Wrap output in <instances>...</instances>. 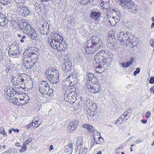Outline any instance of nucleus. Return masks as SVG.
I'll list each match as a JSON object with an SVG mask.
<instances>
[{"label":"nucleus","mask_w":154,"mask_h":154,"mask_svg":"<svg viewBox=\"0 0 154 154\" xmlns=\"http://www.w3.org/2000/svg\"><path fill=\"white\" fill-rule=\"evenodd\" d=\"M48 42L51 47L58 51H64L67 48L66 44L63 41L62 37L57 33H51Z\"/></svg>","instance_id":"nucleus-1"},{"label":"nucleus","mask_w":154,"mask_h":154,"mask_svg":"<svg viewBox=\"0 0 154 154\" xmlns=\"http://www.w3.org/2000/svg\"><path fill=\"white\" fill-rule=\"evenodd\" d=\"M92 45V47L94 48L95 51H97L98 49L103 46V43L101 40V36L97 35L96 36H93L91 38H90L88 40V45Z\"/></svg>","instance_id":"nucleus-2"},{"label":"nucleus","mask_w":154,"mask_h":154,"mask_svg":"<svg viewBox=\"0 0 154 154\" xmlns=\"http://www.w3.org/2000/svg\"><path fill=\"white\" fill-rule=\"evenodd\" d=\"M116 2L125 9L132 10L134 13L138 11L137 5L131 0H116Z\"/></svg>","instance_id":"nucleus-3"},{"label":"nucleus","mask_w":154,"mask_h":154,"mask_svg":"<svg viewBox=\"0 0 154 154\" xmlns=\"http://www.w3.org/2000/svg\"><path fill=\"white\" fill-rule=\"evenodd\" d=\"M46 74L51 83L54 84L58 82V72L55 68L51 67L49 69L46 71Z\"/></svg>","instance_id":"nucleus-4"},{"label":"nucleus","mask_w":154,"mask_h":154,"mask_svg":"<svg viewBox=\"0 0 154 154\" xmlns=\"http://www.w3.org/2000/svg\"><path fill=\"white\" fill-rule=\"evenodd\" d=\"M112 13L113 14H116V17L115 18V17L113 15L112 16H111L110 12H107L106 13V17H104V20H106L108 24L111 26H114L120 20V13L119 11H113Z\"/></svg>","instance_id":"nucleus-5"},{"label":"nucleus","mask_w":154,"mask_h":154,"mask_svg":"<svg viewBox=\"0 0 154 154\" xmlns=\"http://www.w3.org/2000/svg\"><path fill=\"white\" fill-rule=\"evenodd\" d=\"M16 11L19 14L24 17L27 16L30 13L29 11L28 8L20 3L17 5Z\"/></svg>","instance_id":"nucleus-6"},{"label":"nucleus","mask_w":154,"mask_h":154,"mask_svg":"<svg viewBox=\"0 0 154 154\" xmlns=\"http://www.w3.org/2000/svg\"><path fill=\"white\" fill-rule=\"evenodd\" d=\"M72 63L69 59L65 60L64 64L62 66V69L64 74L70 72L72 68Z\"/></svg>","instance_id":"nucleus-7"},{"label":"nucleus","mask_w":154,"mask_h":154,"mask_svg":"<svg viewBox=\"0 0 154 154\" xmlns=\"http://www.w3.org/2000/svg\"><path fill=\"white\" fill-rule=\"evenodd\" d=\"M50 26L49 24L46 22L44 23L38 29L41 34L46 35L49 32V29Z\"/></svg>","instance_id":"nucleus-8"},{"label":"nucleus","mask_w":154,"mask_h":154,"mask_svg":"<svg viewBox=\"0 0 154 154\" xmlns=\"http://www.w3.org/2000/svg\"><path fill=\"white\" fill-rule=\"evenodd\" d=\"M23 32L28 35L32 39L35 40L37 38V34L35 30L32 28L31 26L29 29L23 30Z\"/></svg>","instance_id":"nucleus-9"},{"label":"nucleus","mask_w":154,"mask_h":154,"mask_svg":"<svg viewBox=\"0 0 154 154\" xmlns=\"http://www.w3.org/2000/svg\"><path fill=\"white\" fill-rule=\"evenodd\" d=\"M49 86L46 81L43 82V83L39 84V91L42 94H46L48 93Z\"/></svg>","instance_id":"nucleus-10"},{"label":"nucleus","mask_w":154,"mask_h":154,"mask_svg":"<svg viewBox=\"0 0 154 154\" xmlns=\"http://www.w3.org/2000/svg\"><path fill=\"white\" fill-rule=\"evenodd\" d=\"M23 57V63L24 66L27 69H31L34 66L35 63L32 60L30 59L29 57Z\"/></svg>","instance_id":"nucleus-11"},{"label":"nucleus","mask_w":154,"mask_h":154,"mask_svg":"<svg viewBox=\"0 0 154 154\" xmlns=\"http://www.w3.org/2000/svg\"><path fill=\"white\" fill-rule=\"evenodd\" d=\"M21 23H18L17 25L19 29L23 32L24 30L29 29L31 26L30 24L25 20H23L21 21Z\"/></svg>","instance_id":"nucleus-12"},{"label":"nucleus","mask_w":154,"mask_h":154,"mask_svg":"<svg viewBox=\"0 0 154 154\" xmlns=\"http://www.w3.org/2000/svg\"><path fill=\"white\" fill-rule=\"evenodd\" d=\"M121 44H123L124 41L129 39V37L128 36L127 32L125 33L121 32L119 34V35L118 38Z\"/></svg>","instance_id":"nucleus-13"},{"label":"nucleus","mask_w":154,"mask_h":154,"mask_svg":"<svg viewBox=\"0 0 154 154\" xmlns=\"http://www.w3.org/2000/svg\"><path fill=\"white\" fill-rule=\"evenodd\" d=\"M93 138L96 144H100L103 141V139L101 137L100 134H94Z\"/></svg>","instance_id":"nucleus-14"},{"label":"nucleus","mask_w":154,"mask_h":154,"mask_svg":"<svg viewBox=\"0 0 154 154\" xmlns=\"http://www.w3.org/2000/svg\"><path fill=\"white\" fill-rule=\"evenodd\" d=\"M23 78H22L20 75H17L13 78V82H15V85H18L22 80H23Z\"/></svg>","instance_id":"nucleus-15"},{"label":"nucleus","mask_w":154,"mask_h":154,"mask_svg":"<svg viewBox=\"0 0 154 154\" xmlns=\"http://www.w3.org/2000/svg\"><path fill=\"white\" fill-rule=\"evenodd\" d=\"M101 15V13L100 12L92 11L90 14V17L93 20L97 21Z\"/></svg>","instance_id":"nucleus-16"},{"label":"nucleus","mask_w":154,"mask_h":154,"mask_svg":"<svg viewBox=\"0 0 154 154\" xmlns=\"http://www.w3.org/2000/svg\"><path fill=\"white\" fill-rule=\"evenodd\" d=\"M88 109H89V111H88V115L90 117L94 116L96 114L95 105H92L91 107L90 108L88 106Z\"/></svg>","instance_id":"nucleus-17"},{"label":"nucleus","mask_w":154,"mask_h":154,"mask_svg":"<svg viewBox=\"0 0 154 154\" xmlns=\"http://www.w3.org/2000/svg\"><path fill=\"white\" fill-rule=\"evenodd\" d=\"M84 48L85 49V52L86 54H89L91 53H93L94 52L96 51L94 50V48L93 47H92V45H89V46H88V43H87L86 47Z\"/></svg>","instance_id":"nucleus-18"},{"label":"nucleus","mask_w":154,"mask_h":154,"mask_svg":"<svg viewBox=\"0 0 154 154\" xmlns=\"http://www.w3.org/2000/svg\"><path fill=\"white\" fill-rule=\"evenodd\" d=\"M26 57H29L30 59L32 60L35 63L38 59V56L34 52L32 51L30 53V54L29 56H27Z\"/></svg>","instance_id":"nucleus-19"},{"label":"nucleus","mask_w":154,"mask_h":154,"mask_svg":"<svg viewBox=\"0 0 154 154\" xmlns=\"http://www.w3.org/2000/svg\"><path fill=\"white\" fill-rule=\"evenodd\" d=\"M75 89L74 88H68L66 89L63 92L64 98H66L67 97H68L69 93H70V92L74 93V90ZM66 99H67V98H66Z\"/></svg>","instance_id":"nucleus-20"},{"label":"nucleus","mask_w":154,"mask_h":154,"mask_svg":"<svg viewBox=\"0 0 154 154\" xmlns=\"http://www.w3.org/2000/svg\"><path fill=\"white\" fill-rule=\"evenodd\" d=\"M76 74L74 73H71L69 74L65 79V81H71V80L75 81V79L76 78Z\"/></svg>","instance_id":"nucleus-21"},{"label":"nucleus","mask_w":154,"mask_h":154,"mask_svg":"<svg viewBox=\"0 0 154 154\" xmlns=\"http://www.w3.org/2000/svg\"><path fill=\"white\" fill-rule=\"evenodd\" d=\"M103 59V56H102L100 53H98L97 54L94 56V60L95 62L97 63L99 62V63L102 64L101 61Z\"/></svg>","instance_id":"nucleus-22"},{"label":"nucleus","mask_w":154,"mask_h":154,"mask_svg":"<svg viewBox=\"0 0 154 154\" xmlns=\"http://www.w3.org/2000/svg\"><path fill=\"white\" fill-rule=\"evenodd\" d=\"M8 22V21L7 18L5 17V15H3V16L1 17L0 20V26H5Z\"/></svg>","instance_id":"nucleus-23"},{"label":"nucleus","mask_w":154,"mask_h":154,"mask_svg":"<svg viewBox=\"0 0 154 154\" xmlns=\"http://www.w3.org/2000/svg\"><path fill=\"white\" fill-rule=\"evenodd\" d=\"M108 34L107 41L110 43H111L113 42L114 34L113 32H109Z\"/></svg>","instance_id":"nucleus-24"},{"label":"nucleus","mask_w":154,"mask_h":154,"mask_svg":"<svg viewBox=\"0 0 154 154\" xmlns=\"http://www.w3.org/2000/svg\"><path fill=\"white\" fill-rule=\"evenodd\" d=\"M128 119H126V117L124 116V115L122 114L120 118H119L118 120L116 122V124H122V123L125 122V121L128 120Z\"/></svg>","instance_id":"nucleus-25"},{"label":"nucleus","mask_w":154,"mask_h":154,"mask_svg":"<svg viewBox=\"0 0 154 154\" xmlns=\"http://www.w3.org/2000/svg\"><path fill=\"white\" fill-rule=\"evenodd\" d=\"M66 98L67 99H66V98H64L66 102H69L70 103H74L76 100L75 97L73 95H72L70 98L67 97Z\"/></svg>","instance_id":"nucleus-26"},{"label":"nucleus","mask_w":154,"mask_h":154,"mask_svg":"<svg viewBox=\"0 0 154 154\" xmlns=\"http://www.w3.org/2000/svg\"><path fill=\"white\" fill-rule=\"evenodd\" d=\"M16 43H14L12 44H11L10 45V48L9 49L8 51H17L18 50V47L16 45Z\"/></svg>","instance_id":"nucleus-27"},{"label":"nucleus","mask_w":154,"mask_h":154,"mask_svg":"<svg viewBox=\"0 0 154 154\" xmlns=\"http://www.w3.org/2000/svg\"><path fill=\"white\" fill-rule=\"evenodd\" d=\"M75 60L78 62H80L81 63L82 61L83 58L81 54H77L75 55Z\"/></svg>","instance_id":"nucleus-28"},{"label":"nucleus","mask_w":154,"mask_h":154,"mask_svg":"<svg viewBox=\"0 0 154 154\" xmlns=\"http://www.w3.org/2000/svg\"><path fill=\"white\" fill-rule=\"evenodd\" d=\"M32 84L30 82H29L27 81V82H26L24 89L27 91H29L32 89Z\"/></svg>","instance_id":"nucleus-29"},{"label":"nucleus","mask_w":154,"mask_h":154,"mask_svg":"<svg viewBox=\"0 0 154 154\" xmlns=\"http://www.w3.org/2000/svg\"><path fill=\"white\" fill-rule=\"evenodd\" d=\"M131 111L130 109H127L122 114L126 117V119H128L130 118Z\"/></svg>","instance_id":"nucleus-30"},{"label":"nucleus","mask_w":154,"mask_h":154,"mask_svg":"<svg viewBox=\"0 0 154 154\" xmlns=\"http://www.w3.org/2000/svg\"><path fill=\"white\" fill-rule=\"evenodd\" d=\"M83 127L87 129L91 133H94L95 131V129L93 126H83Z\"/></svg>","instance_id":"nucleus-31"},{"label":"nucleus","mask_w":154,"mask_h":154,"mask_svg":"<svg viewBox=\"0 0 154 154\" xmlns=\"http://www.w3.org/2000/svg\"><path fill=\"white\" fill-rule=\"evenodd\" d=\"M8 54L10 56L11 55V57H16L17 56V54H19V51H8Z\"/></svg>","instance_id":"nucleus-32"},{"label":"nucleus","mask_w":154,"mask_h":154,"mask_svg":"<svg viewBox=\"0 0 154 154\" xmlns=\"http://www.w3.org/2000/svg\"><path fill=\"white\" fill-rule=\"evenodd\" d=\"M26 82H27V80H24L23 79V80H22L20 83V84H19L18 85L20 86V88H21L23 89H24L25 88V84Z\"/></svg>","instance_id":"nucleus-33"},{"label":"nucleus","mask_w":154,"mask_h":154,"mask_svg":"<svg viewBox=\"0 0 154 154\" xmlns=\"http://www.w3.org/2000/svg\"><path fill=\"white\" fill-rule=\"evenodd\" d=\"M87 102L86 103V105L87 106V108H88V106L89 107H91L92 105H95V108L96 106V104L95 103H92V101H91L90 102V100L88 101H87Z\"/></svg>","instance_id":"nucleus-34"},{"label":"nucleus","mask_w":154,"mask_h":154,"mask_svg":"<svg viewBox=\"0 0 154 154\" xmlns=\"http://www.w3.org/2000/svg\"><path fill=\"white\" fill-rule=\"evenodd\" d=\"M9 102L16 104L18 102V99L16 97L13 98L10 97L9 99Z\"/></svg>","instance_id":"nucleus-35"},{"label":"nucleus","mask_w":154,"mask_h":154,"mask_svg":"<svg viewBox=\"0 0 154 154\" xmlns=\"http://www.w3.org/2000/svg\"><path fill=\"white\" fill-rule=\"evenodd\" d=\"M113 11H115L116 12V11H119L118 10H117L116 11L114 9H108L107 13V12H110L111 16H112L113 15V14L112 13V12H113ZM113 16L115 17V18L116 17V14L115 15L114 14V16Z\"/></svg>","instance_id":"nucleus-36"},{"label":"nucleus","mask_w":154,"mask_h":154,"mask_svg":"<svg viewBox=\"0 0 154 154\" xmlns=\"http://www.w3.org/2000/svg\"><path fill=\"white\" fill-rule=\"evenodd\" d=\"M75 126H68L67 128V130L71 132L74 131L75 129Z\"/></svg>","instance_id":"nucleus-37"},{"label":"nucleus","mask_w":154,"mask_h":154,"mask_svg":"<svg viewBox=\"0 0 154 154\" xmlns=\"http://www.w3.org/2000/svg\"><path fill=\"white\" fill-rule=\"evenodd\" d=\"M101 64L100 63H99V62H98V63L96 62L94 65V67L96 68L100 69L102 67Z\"/></svg>","instance_id":"nucleus-38"},{"label":"nucleus","mask_w":154,"mask_h":154,"mask_svg":"<svg viewBox=\"0 0 154 154\" xmlns=\"http://www.w3.org/2000/svg\"><path fill=\"white\" fill-rule=\"evenodd\" d=\"M87 79H89V80H92L93 77H94V75L93 74H91L89 72L87 73Z\"/></svg>","instance_id":"nucleus-39"},{"label":"nucleus","mask_w":154,"mask_h":154,"mask_svg":"<svg viewBox=\"0 0 154 154\" xmlns=\"http://www.w3.org/2000/svg\"><path fill=\"white\" fill-rule=\"evenodd\" d=\"M79 123V122L77 120H75L71 122L70 125H78Z\"/></svg>","instance_id":"nucleus-40"},{"label":"nucleus","mask_w":154,"mask_h":154,"mask_svg":"<svg viewBox=\"0 0 154 154\" xmlns=\"http://www.w3.org/2000/svg\"><path fill=\"white\" fill-rule=\"evenodd\" d=\"M0 2L4 5L7 4L9 2L8 0H0Z\"/></svg>","instance_id":"nucleus-41"},{"label":"nucleus","mask_w":154,"mask_h":154,"mask_svg":"<svg viewBox=\"0 0 154 154\" xmlns=\"http://www.w3.org/2000/svg\"><path fill=\"white\" fill-rule=\"evenodd\" d=\"M140 69L139 68H137L136 70L134 72V75H136L137 74L139 73L140 72Z\"/></svg>","instance_id":"nucleus-42"},{"label":"nucleus","mask_w":154,"mask_h":154,"mask_svg":"<svg viewBox=\"0 0 154 154\" xmlns=\"http://www.w3.org/2000/svg\"><path fill=\"white\" fill-rule=\"evenodd\" d=\"M39 122L38 121V120H37L35 119H34L33 120L32 122V125H33L34 124H35V125H36V124H39V125H40L41 123H39Z\"/></svg>","instance_id":"nucleus-43"},{"label":"nucleus","mask_w":154,"mask_h":154,"mask_svg":"<svg viewBox=\"0 0 154 154\" xmlns=\"http://www.w3.org/2000/svg\"><path fill=\"white\" fill-rule=\"evenodd\" d=\"M9 154H14V150L12 148H11L9 149L8 150Z\"/></svg>","instance_id":"nucleus-44"},{"label":"nucleus","mask_w":154,"mask_h":154,"mask_svg":"<svg viewBox=\"0 0 154 154\" xmlns=\"http://www.w3.org/2000/svg\"><path fill=\"white\" fill-rule=\"evenodd\" d=\"M69 86H75V83L74 82V81L71 80V81L69 82Z\"/></svg>","instance_id":"nucleus-45"},{"label":"nucleus","mask_w":154,"mask_h":154,"mask_svg":"<svg viewBox=\"0 0 154 154\" xmlns=\"http://www.w3.org/2000/svg\"><path fill=\"white\" fill-rule=\"evenodd\" d=\"M150 44L153 48H154V39H151L150 41Z\"/></svg>","instance_id":"nucleus-46"},{"label":"nucleus","mask_w":154,"mask_h":154,"mask_svg":"<svg viewBox=\"0 0 154 154\" xmlns=\"http://www.w3.org/2000/svg\"><path fill=\"white\" fill-rule=\"evenodd\" d=\"M48 93H47L46 94L47 95L49 94V96H50V94H51L52 93H53V91L52 89H50L49 88L48 91Z\"/></svg>","instance_id":"nucleus-47"},{"label":"nucleus","mask_w":154,"mask_h":154,"mask_svg":"<svg viewBox=\"0 0 154 154\" xmlns=\"http://www.w3.org/2000/svg\"><path fill=\"white\" fill-rule=\"evenodd\" d=\"M149 82L151 84H153L154 83V77H151L150 78Z\"/></svg>","instance_id":"nucleus-48"},{"label":"nucleus","mask_w":154,"mask_h":154,"mask_svg":"<svg viewBox=\"0 0 154 154\" xmlns=\"http://www.w3.org/2000/svg\"><path fill=\"white\" fill-rule=\"evenodd\" d=\"M151 115V113L148 111L146 113L145 116L147 118H148Z\"/></svg>","instance_id":"nucleus-49"},{"label":"nucleus","mask_w":154,"mask_h":154,"mask_svg":"<svg viewBox=\"0 0 154 154\" xmlns=\"http://www.w3.org/2000/svg\"><path fill=\"white\" fill-rule=\"evenodd\" d=\"M103 60H101V62H102V64L103 65L105 64L106 63V59H105L104 57L103 56Z\"/></svg>","instance_id":"nucleus-50"},{"label":"nucleus","mask_w":154,"mask_h":154,"mask_svg":"<svg viewBox=\"0 0 154 154\" xmlns=\"http://www.w3.org/2000/svg\"><path fill=\"white\" fill-rule=\"evenodd\" d=\"M26 38V36L25 35H23L21 38L20 40V42L21 43H23L24 42V39H25Z\"/></svg>","instance_id":"nucleus-51"},{"label":"nucleus","mask_w":154,"mask_h":154,"mask_svg":"<svg viewBox=\"0 0 154 154\" xmlns=\"http://www.w3.org/2000/svg\"><path fill=\"white\" fill-rule=\"evenodd\" d=\"M32 140V138L31 137L29 138L28 139L25 141L24 142L27 143H29Z\"/></svg>","instance_id":"nucleus-52"},{"label":"nucleus","mask_w":154,"mask_h":154,"mask_svg":"<svg viewBox=\"0 0 154 154\" xmlns=\"http://www.w3.org/2000/svg\"><path fill=\"white\" fill-rule=\"evenodd\" d=\"M85 86V88L88 90H89L90 88L91 89L92 87V86H90V85H88V84H87Z\"/></svg>","instance_id":"nucleus-53"},{"label":"nucleus","mask_w":154,"mask_h":154,"mask_svg":"<svg viewBox=\"0 0 154 154\" xmlns=\"http://www.w3.org/2000/svg\"><path fill=\"white\" fill-rule=\"evenodd\" d=\"M131 64H132L129 61H127L125 63V67H128Z\"/></svg>","instance_id":"nucleus-54"},{"label":"nucleus","mask_w":154,"mask_h":154,"mask_svg":"<svg viewBox=\"0 0 154 154\" xmlns=\"http://www.w3.org/2000/svg\"><path fill=\"white\" fill-rule=\"evenodd\" d=\"M150 91L151 93L154 94V86L150 88Z\"/></svg>","instance_id":"nucleus-55"},{"label":"nucleus","mask_w":154,"mask_h":154,"mask_svg":"<svg viewBox=\"0 0 154 154\" xmlns=\"http://www.w3.org/2000/svg\"><path fill=\"white\" fill-rule=\"evenodd\" d=\"M147 121V120L145 119H143L141 120V122L143 124H145L146 123Z\"/></svg>","instance_id":"nucleus-56"},{"label":"nucleus","mask_w":154,"mask_h":154,"mask_svg":"<svg viewBox=\"0 0 154 154\" xmlns=\"http://www.w3.org/2000/svg\"><path fill=\"white\" fill-rule=\"evenodd\" d=\"M13 128V131L15 132L18 133L19 131V130L18 129H14V128Z\"/></svg>","instance_id":"nucleus-57"},{"label":"nucleus","mask_w":154,"mask_h":154,"mask_svg":"<svg viewBox=\"0 0 154 154\" xmlns=\"http://www.w3.org/2000/svg\"><path fill=\"white\" fill-rule=\"evenodd\" d=\"M26 148H24L23 147L22 148V149H20V152H23L26 149Z\"/></svg>","instance_id":"nucleus-58"},{"label":"nucleus","mask_w":154,"mask_h":154,"mask_svg":"<svg viewBox=\"0 0 154 154\" xmlns=\"http://www.w3.org/2000/svg\"><path fill=\"white\" fill-rule=\"evenodd\" d=\"M4 131H5V130L4 128H2L1 129H0V134L4 133Z\"/></svg>","instance_id":"nucleus-59"},{"label":"nucleus","mask_w":154,"mask_h":154,"mask_svg":"<svg viewBox=\"0 0 154 154\" xmlns=\"http://www.w3.org/2000/svg\"><path fill=\"white\" fill-rule=\"evenodd\" d=\"M142 142V140H140V139H138V140H136L134 141L135 143H139L140 142Z\"/></svg>","instance_id":"nucleus-60"},{"label":"nucleus","mask_w":154,"mask_h":154,"mask_svg":"<svg viewBox=\"0 0 154 154\" xmlns=\"http://www.w3.org/2000/svg\"><path fill=\"white\" fill-rule=\"evenodd\" d=\"M29 144V143H26V142H24L23 143V147L24 148H26V147L27 144Z\"/></svg>","instance_id":"nucleus-61"},{"label":"nucleus","mask_w":154,"mask_h":154,"mask_svg":"<svg viewBox=\"0 0 154 154\" xmlns=\"http://www.w3.org/2000/svg\"><path fill=\"white\" fill-rule=\"evenodd\" d=\"M134 58L133 57H131L130 61H129L131 64L133 62V61L134 60Z\"/></svg>","instance_id":"nucleus-62"},{"label":"nucleus","mask_w":154,"mask_h":154,"mask_svg":"<svg viewBox=\"0 0 154 154\" xmlns=\"http://www.w3.org/2000/svg\"><path fill=\"white\" fill-rule=\"evenodd\" d=\"M65 149L67 150L68 151H70L71 150H69V145H67L65 147Z\"/></svg>","instance_id":"nucleus-63"},{"label":"nucleus","mask_w":154,"mask_h":154,"mask_svg":"<svg viewBox=\"0 0 154 154\" xmlns=\"http://www.w3.org/2000/svg\"><path fill=\"white\" fill-rule=\"evenodd\" d=\"M49 150L51 151L53 149V146L52 145H51L49 148Z\"/></svg>","instance_id":"nucleus-64"}]
</instances>
